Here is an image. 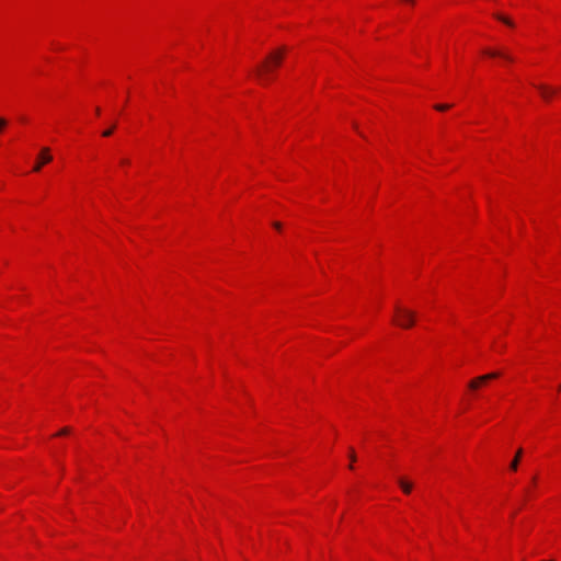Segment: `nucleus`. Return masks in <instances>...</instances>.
I'll return each instance as SVG.
<instances>
[{"instance_id": "nucleus-1", "label": "nucleus", "mask_w": 561, "mask_h": 561, "mask_svg": "<svg viewBox=\"0 0 561 561\" xmlns=\"http://www.w3.org/2000/svg\"><path fill=\"white\" fill-rule=\"evenodd\" d=\"M394 312H396L394 318H393L394 324H397L398 327H400L402 329H409L414 325V322H415V312L414 311L397 305L394 308Z\"/></svg>"}, {"instance_id": "nucleus-2", "label": "nucleus", "mask_w": 561, "mask_h": 561, "mask_svg": "<svg viewBox=\"0 0 561 561\" xmlns=\"http://www.w3.org/2000/svg\"><path fill=\"white\" fill-rule=\"evenodd\" d=\"M284 53H285V48H279L277 51L275 53H272L263 67H260L257 68L256 72H257V76L259 77H262L263 76V72H271L273 70V68H276L280 65L282 62V59H283V56H284Z\"/></svg>"}, {"instance_id": "nucleus-3", "label": "nucleus", "mask_w": 561, "mask_h": 561, "mask_svg": "<svg viewBox=\"0 0 561 561\" xmlns=\"http://www.w3.org/2000/svg\"><path fill=\"white\" fill-rule=\"evenodd\" d=\"M500 376V373H490L486 375L479 376L474 379H472L468 387L470 390H477L482 383L496 379Z\"/></svg>"}, {"instance_id": "nucleus-4", "label": "nucleus", "mask_w": 561, "mask_h": 561, "mask_svg": "<svg viewBox=\"0 0 561 561\" xmlns=\"http://www.w3.org/2000/svg\"><path fill=\"white\" fill-rule=\"evenodd\" d=\"M51 160H53V157L49 153V148H47V147L42 148L39 157H38V161L34 165L33 171L38 172L45 163H48Z\"/></svg>"}, {"instance_id": "nucleus-5", "label": "nucleus", "mask_w": 561, "mask_h": 561, "mask_svg": "<svg viewBox=\"0 0 561 561\" xmlns=\"http://www.w3.org/2000/svg\"><path fill=\"white\" fill-rule=\"evenodd\" d=\"M484 53L491 57H501L503 58L504 60H507V61H513V57L511 55H508L507 53L505 51H502V50H496V49H485Z\"/></svg>"}, {"instance_id": "nucleus-6", "label": "nucleus", "mask_w": 561, "mask_h": 561, "mask_svg": "<svg viewBox=\"0 0 561 561\" xmlns=\"http://www.w3.org/2000/svg\"><path fill=\"white\" fill-rule=\"evenodd\" d=\"M536 88L539 90L541 96L547 101L550 100L551 96L556 93L554 89L545 84H538Z\"/></svg>"}, {"instance_id": "nucleus-7", "label": "nucleus", "mask_w": 561, "mask_h": 561, "mask_svg": "<svg viewBox=\"0 0 561 561\" xmlns=\"http://www.w3.org/2000/svg\"><path fill=\"white\" fill-rule=\"evenodd\" d=\"M398 483H399L400 488L402 489V491H403L405 494L411 493L412 488H413V485H412V483H411V482L407 481V480H405V479H403V478H399V479H398Z\"/></svg>"}, {"instance_id": "nucleus-8", "label": "nucleus", "mask_w": 561, "mask_h": 561, "mask_svg": "<svg viewBox=\"0 0 561 561\" xmlns=\"http://www.w3.org/2000/svg\"><path fill=\"white\" fill-rule=\"evenodd\" d=\"M522 454H523V449L519 448L517 451H516V455L514 457V459L512 460V462L510 463V469L513 470V471H516L517 468H518V463H519V459L522 457Z\"/></svg>"}, {"instance_id": "nucleus-9", "label": "nucleus", "mask_w": 561, "mask_h": 561, "mask_svg": "<svg viewBox=\"0 0 561 561\" xmlns=\"http://www.w3.org/2000/svg\"><path fill=\"white\" fill-rule=\"evenodd\" d=\"M494 16L496 20L501 21L502 23L506 24L507 26H511V27L514 26V22L510 18H507L503 14H500V13H496Z\"/></svg>"}, {"instance_id": "nucleus-10", "label": "nucleus", "mask_w": 561, "mask_h": 561, "mask_svg": "<svg viewBox=\"0 0 561 561\" xmlns=\"http://www.w3.org/2000/svg\"><path fill=\"white\" fill-rule=\"evenodd\" d=\"M450 106H451L450 104H437V105H435V108L437 111H446V110L450 108Z\"/></svg>"}, {"instance_id": "nucleus-11", "label": "nucleus", "mask_w": 561, "mask_h": 561, "mask_svg": "<svg viewBox=\"0 0 561 561\" xmlns=\"http://www.w3.org/2000/svg\"><path fill=\"white\" fill-rule=\"evenodd\" d=\"M114 129H115V125H113L112 127H110L106 130H104L102 135L104 137H110L113 134Z\"/></svg>"}, {"instance_id": "nucleus-12", "label": "nucleus", "mask_w": 561, "mask_h": 561, "mask_svg": "<svg viewBox=\"0 0 561 561\" xmlns=\"http://www.w3.org/2000/svg\"><path fill=\"white\" fill-rule=\"evenodd\" d=\"M8 125V121L3 117H0V134L2 133L3 128Z\"/></svg>"}, {"instance_id": "nucleus-13", "label": "nucleus", "mask_w": 561, "mask_h": 561, "mask_svg": "<svg viewBox=\"0 0 561 561\" xmlns=\"http://www.w3.org/2000/svg\"><path fill=\"white\" fill-rule=\"evenodd\" d=\"M350 459L352 462L356 460V455L353 448L350 449Z\"/></svg>"}, {"instance_id": "nucleus-14", "label": "nucleus", "mask_w": 561, "mask_h": 561, "mask_svg": "<svg viewBox=\"0 0 561 561\" xmlns=\"http://www.w3.org/2000/svg\"><path fill=\"white\" fill-rule=\"evenodd\" d=\"M70 432L68 427L62 428L57 435H66Z\"/></svg>"}, {"instance_id": "nucleus-15", "label": "nucleus", "mask_w": 561, "mask_h": 561, "mask_svg": "<svg viewBox=\"0 0 561 561\" xmlns=\"http://www.w3.org/2000/svg\"><path fill=\"white\" fill-rule=\"evenodd\" d=\"M273 226L276 228V229H280V224L279 222H274Z\"/></svg>"}, {"instance_id": "nucleus-16", "label": "nucleus", "mask_w": 561, "mask_h": 561, "mask_svg": "<svg viewBox=\"0 0 561 561\" xmlns=\"http://www.w3.org/2000/svg\"><path fill=\"white\" fill-rule=\"evenodd\" d=\"M122 163H123V164H127V163H128V160H122Z\"/></svg>"}, {"instance_id": "nucleus-17", "label": "nucleus", "mask_w": 561, "mask_h": 561, "mask_svg": "<svg viewBox=\"0 0 561 561\" xmlns=\"http://www.w3.org/2000/svg\"><path fill=\"white\" fill-rule=\"evenodd\" d=\"M559 389L561 390V383H560V387H559Z\"/></svg>"}]
</instances>
